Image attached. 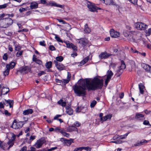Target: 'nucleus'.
Returning <instances> with one entry per match:
<instances>
[{
	"label": "nucleus",
	"mask_w": 151,
	"mask_h": 151,
	"mask_svg": "<svg viewBox=\"0 0 151 151\" xmlns=\"http://www.w3.org/2000/svg\"><path fill=\"white\" fill-rule=\"evenodd\" d=\"M3 59L5 60H7L8 59V55L7 53H5L3 56Z\"/></svg>",
	"instance_id": "49530a36"
},
{
	"label": "nucleus",
	"mask_w": 151,
	"mask_h": 151,
	"mask_svg": "<svg viewBox=\"0 0 151 151\" xmlns=\"http://www.w3.org/2000/svg\"><path fill=\"white\" fill-rule=\"evenodd\" d=\"M132 34L134 36H135V38L136 40H139L141 38V34L138 31H132Z\"/></svg>",
	"instance_id": "2eb2a0df"
},
{
	"label": "nucleus",
	"mask_w": 151,
	"mask_h": 151,
	"mask_svg": "<svg viewBox=\"0 0 151 151\" xmlns=\"http://www.w3.org/2000/svg\"><path fill=\"white\" fill-rule=\"evenodd\" d=\"M144 115L142 114H140L139 113H136L135 116V119H139L140 118L144 117Z\"/></svg>",
	"instance_id": "c85d7f7f"
},
{
	"label": "nucleus",
	"mask_w": 151,
	"mask_h": 151,
	"mask_svg": "<svg viewBox=\"0 0 151 151\" xmlns=\"http://www.w3.org/2000/svg\"><path fill=\"white\" fill-rule=\"evenodd\" d=\"M33 112L32 109H28L24 110L23 112V114L24 115H28L32 114Z\"/></svg>",
	"instance_id": "6ab92c4d"
},
{
	"label": "nucleus",
	"mask_w": 151,
	"mask_h": 151,
	"mask_svg": "<svg viewBox=\"0 0 151 151\" xmlns=\"http://www.w3.org/2000/svg\"><path fill=\"white\" fill-rule=\"evenodd\" d=\"M23 119L24 120V121H22V122H24V124L27 121H28V118L25 117H23Z\"/></svg>",
	"instance_id": "69168bd1"
},
{
	"label": "nucleus",
	"mask_w": 151,
	"mask_h": 151,
	"mask_svg": "<svg viewBox=\"0 0 151 151\" xmlns=\"http://www.w3.org/2000/svg\"><path fill=\"white\" fill-rule=\"evenodd\" d=\"M53 35L55 36V38L58 42L63 43V40L60 39V38L58 35L55 34H53Z\"/></svg>",
	"instance_id": "c9c22d12"
},
{
	"label": "nucleus",
	"mask_w": 151,
	"mask_h": 151,
	"mask_svg": "<svg viewBox=\"0 0 151 151\" xmlns=\"http://www.w3.org/2000/svg\"><path fill=\"white\" fill-rule=\"evenodd\" d=\"M31 70V68L28 66H25L24 67H21L19 69V70L17 71V73L20 72L22 73L26 74Z\"/></svg>",
	"instance_id": "6e6552de"
},
{
	"label": "nucleus",
	"mask_w": 151,
	"mask_h": 151,
	"mask_svg": "<svg viewBox=\"0 0 151 151\" xmlns=\"http://www.w3.org/2000/svg\"><path fill=\"white\" fill-rule=\"evenodd\" d=\"M63 140L65 141L67 146H69L73 142L74 139H66L64 138H62Z\"/></svg>",
	"instance_id": "aec40b11"
},
{
	"label": "nucleus",
	"mask_w": 151,
	"mask_h": 151,
	"mask_svg": "<svg viewBox=\"0 0 151 151\" xmlns=\"http://www.w3.org/2000/svg\"><path fill=\"white\" fill-rule=\"evenodd\" d=\"M32 60L33 61L35 62L36 63L39 65H41L42 64V61L36 58L35 55H34L33 56Z\"/></svg>",
	"instance_id": "5701e85b"
},
{
	"label": "nucleus",
	"mask_w": 151,
	"mask_h": 151,
	"mask_svg": "<svg viewBox=\"0 0 151 151\" xmlns=\"http://www.w3.org/2000/svg\"><path fill=\"white\" fill-rule=\"evenodd\" d=\"M96 103L97 102L95 100H93L90 104V106L91 107V108L93 107L96 105Z\"/></svg>",
	"instance_id": "a19ab883"
},
{
	"label": "nucleus",
	"mask_w": 151,
	"mask_h": 151,
	"mask_svg": "<svg viewBox=\"0 0 151 151\" xmlns=\"http://www.w3.org/2000/svg\"><path fill=\"white\" fill-rule=\"evenodd\" d=\"M122 142L121 140H118L116 141H111V142L115 143L116 144H120Z\"/></svg>",
	"instance_id": "6e6d98bb"
},
{
	"label": "nucleus",
	"mask_w": 151,
	"mask_h": 151,
	"mask_svg": "<svg viewBox=\"0 0 151 151\" xmlns=\"http://www.w3.org/2000/svg\"><path fill=\"white\" fill-rule=\"evenodd\" d=\"M9 91V88L3 87L1 89V93H0V96H1L2 95L6 94Z\"/></svg>",
	"instance_id": "a211bd4d"
},
{
	"label": "nucleus",
	"mask_w": 151,
	"mask_h": 151,
	"mask_svg": "<svg viewBox=\"0 0 151 151\" xmlns=\"http://www.w3.org/2000/svg\"><path fill=\"white\" fill-rule=\"evenodd\" d=\"M66 45V47L67 48H71L72 44V43H70L68 41H64V42Z\"/></svg>",
	"instance_id": "58836bf2"
},
{
	"label": "nucleus",
	"mask_w": 151,
	"mask_h": 151,
	"mask_svg": "<svg viewBox=\"0 0 151 151\" xmlns=\"http://www.w3.org/2000/svg\"><path fill=\"white\" fill-rule=\"evenodd\" d=\"M66 109V112L69 115H71L73 114V109L69 106H65Z\"/></svg>",
	"instance_id": "4be33fe9"
},
{
	"label": "nucleus",
	"mask_w": 151,
	"mask_h": 151,
	"mask_svg": "<svg viewBox=\"0 0 151 151\" xmlns=\"http://www.w3.org/2000/svg\"><path fill=\"white\" fill-rule=\"evenodd\" d=\"M56 59L58 61L61 62L63 60V58L62 56H59L56 57Z\"/></svg>",
	"instance_id": "79ce46f5"
},
{
	"label": "nucleus",
	"mask_w": 151,
	"mask_h": 151,
	"mask_svg": "<svg viewBox=\"0 0 151 151\" xmlns=\"http://www.w3.org/2000/svg\"><path fill=\"white\" fill-rule=\"evenodd\" d=\"M24 125V122L15 119L12 123L11 127L14 129H18L21 128Z\"/></svg>",
	"instance_id": "20e7f679"
},
{
	"label": "nucleus",
	"mask_w": 151,
	"mask_h": 151,
	"mask_svg": "<svg viewBox=\"0 0 151 151\" xmlns=\"http://www.w3.org/2000/svg\"><path fill=\"white\" fill-rule=\"evenodd\" d=\"M45 73L44 71H40L39 73H38V76H40L42 75L45 74Z\"/></svg>",
	"instance_id": "bf43d9fd"
},
{
	"label": "nucleus",
	"mask_w": 151,
	"mask_h": 151,
	"mask_svg": "<svg viewBox=\"0 0 151 151\" xmlns=\"http://www.w3.org/2000/svg\"><path fill=\"white\" fill-rule=\"evenodd\" d=\"M54 62L55 64V66L59 70H62L65 69V66L62 64L58 63L55 60Z\"/></svg>",
	"instance_id": "4468645a"
},
{
	"label": "nucleus",
	"mask_w": 151,
	"mask_h": 151,
	"mask_svg": "<svg viewBox=\"0 0 151 151\" xmlns=\"http://www.w3.org/2000/svg\"><path fill=\"white\" fill-rule=\"evenodd\" d=\"M111 36L114 38H117L119 36L120 34L119 32L115 31L113 29H111L110 31Z\"/></svg>",
	"instance_id": "f8f14e48"
},
{
	"label": "nucleus",
	"mask_w": 151,
	"mask_h": 151,
	"mask_svg": "<svg viewBox=\"0 0 151 151\" xmlns=\"http://www.w3.org/2000/svg\"><path fill=\"white\" fill-rule=\"evenodd\" d=\"M146 32L147 36H149L151 34V28L148 29L147 32L146 31Z\"/></svg>",
	"instance_id": "3c124183"
},
{
	"label": "nucleus",
	"mask_w": 151,
	"mask_h": 151,
	"mask_svg": "<svg viewBox=\"0 0 151 151\" xmlns=\"http://www.w3.org/2000/svg\"><path fill=\"white\" fill-rule=\"evenodd\" d=\"M38 4L35 2H32L30 4V7L32 9L37 8L38 7Z\"/></svg>",
	"instance_id": "393cba45"
},
{
	"label": "nucleus",
	"mask_w": 151,
	"mask_h": 151,
	"mask_svg": "<svg viewBox=\"0 0 151 151\" xmlns=\"http://www.w3.org/2000/svg\"><path fill=\"white\" fill-rule=\"evenodd\" d=\"M3 103L4 105L6 106H8L9 105V108H11L13 107L14 101L13 100H6L4 99L3 100Z\"/></svg>",
	"instance_id": "9b49d317"
},
{
	"label": "nucleus",
	"mask_w": 151,
	"mask_h": 151,
	"mask_svg": "<svg viewBox=\"0 0 151 151\" xmlns=\"http://www.w3.org/2000/svg\"><path fill=\"white\" fill-rule=\"evenodd\" d=\"M111 55V54L108 53L107 52H102L99 55V58L101 59H105L108 58L109 56Z\"/></svg>",
	"instance_id": "ddd939ff"
},
{
	"label": "nucleus",
	"mask_w": 151,
	"mask_h": 151,
	"mask_svg": "<svg viewBox=\"0 0 151 151\" xmlns=\"http://www.w3.org/2000/svg\"><path fill=\"white\" fill-rule=\"evenodd\" d=\"M5 16L4 14H0V28H6L12 25L13 21L10 18H6L2 19Z\"/></svg>",
	"instance_id": "7ed1b4c3"
},
{
	"label": "nucleus",
	"mask_w": 151,
	"mask_h": 151,
	"mask_svg": "<svg viewBox=\"0 0 151 151\" xmlns=\"http://www.w3.org/2000/svg\"><path fill=\"white\" fill-rule=\"evenodd\" d=\"M6 145V144H4L2 143L0 141V147L4 150H5V146Z\"/></svg>",
	"instance_id": "c03bdc74"
},
{
	"label": "nucleus",
	"mask_w": 151,
	"mask_h": 151,
	"mask_svg": "<svg viewBox=\"0 0 151 151\" xmlns=\"http://www.w3.org/2000/svg\"><path fill=\"white\" fill-rule=\"evenodd\" d=\"M60 132L64 136L68 137L70 136V134L65 132L62 129L60 131Z\"/></svg>",
	"instance_id": "2f4dec72"
},
{
	"label": "nucleus",
	"mask_w": 151,
	"mask_h": 151,
	"mask_svg": "<svg viewBox=\"0 0 151 151\" xmlns=\"http://www.w3.org/2000/svg\"><path fill=\"white\" fill-rule=\"evenodd\" d=\"M101 1H104V3H105L106 5H112L113 3V0H100Z\"/></svg>",
	"instance_id": "b1692460"
},
{
	"label": "nucleus",
	"mask_w": 151,
	"mask_h": 151,
	"mask_svg": "<svg viewBox=\"0 0 151 151\" xmlns=\"http://www.w3.org/2000/svg\"><path fill=\"white\" fill-rule=\"evenodd\" d=\"M66 131L68 132H71L73 131H77V128L75 126H70L68 127L66 129Z\"/></svg>",
	"instance_id": "dca6fc26"
},
{
	"label": "nucleus",
	"mask_w": 151,
	"mask_h": 151,
	"mask_svg": "<svg viewBox=\"0 0 151 151\" xmlns=\"http://www.w3.org/2000/svg\"><path fill=\"white\" fill-rule=\"evenodd\" d=\"M89 59V57H87L85 58L82 61L81 63V64L83 65L86 63L88 61Z\"/></svg>",
	"instance_id": "4c0bfd02"
},
{
	"label": "nucleus",
	"mask_w": 151,
	"mask_h": 151,
	"mask_svg": "<svg viewBox=\"0 0 151 151\" xmlns=\"http://www.w3.org/2000/svg\"><path fill=\"white\" fill-rule=\"evenodd\" d=\"M81 123L78 121L76 122L74 124V125L75 127H79L81 125Z\"/></svg>",
	"instance_id": "8fccbe9b"
},
{
	"label": "nucleus",
	"mask_w": 151,
	"mask_h": 151,
	"mask_svg": "<svg viewBox=\"0 0 151 151\" xmlns=\"http://www.w3.org/2000/svg\"><path fill=\"white\" fill-rule=\"evenodd\" d=\"M130 50L132 53H137V54H138L139 52L137 50L135 49L134 50L132 48H131Z\"/></svg>",
	"instance_id": "603ef678"
},
{
	"label": "nucleus",
	"mask_w": 151,
	"mask_h": 151,
	"mask_svg": "<svg viewBox=\"0 0 151 151\" xmlns=\"http://www.w3.org/2000/svg\"><path fill=\"white\" fill-rule=\"evenodd\" d=\"M45 41L43 40L42 41H40V44L41 45L45 46Z\"/></svg>",
	"instance_id": "680f3d73"
},
{
	"label": "nucleus",
	"mask_w": 151,
	"mask_h": 151,
	"mask_svg": "<svg viewBox=\"0 0 151 151\" xmlns=\"http://www.w3.org/2000/svg\"><path fill=\"white\" fill-rule=\"evenodd\" d=\"M6 65H8L9 66V69L13 68L15 65V63L14 62H12L10 64H7Z\"/></svg>",
	"instance_id": "ea45409f"
},
{
	"label": "nucleus",
	"mask_w": 151,
	"mask_h": 151,
	"mask_svg": "<svg viewBox=\"0 0 151 151\" xmlns=\"http://www.w3.org/2000/svg\"><path fill=\"white\" fill-rule=\"evenodd\" d=\"M131 3L134 4H137V0H128Z\"/></svg>",
	"instance_id": "5fc2aeb1"
},
{
	"label": "nucleus",
	"mask_w": 151,
	"mask_h": 151,
	"mask_svg": "<svg viewBox=\"0 0 151 151\" xmlns=\"http://www.w3.org/2000/svg\"><path fill=\"white\" fill-rule=\"evenodd\" d=\"M138 86L140 93L143 94L145 89V86L142 83H140Z\"/></svg>",
	"instance_id": "412c9836"
},
{
	"label": "nucleus",
	"mask_w": 151,
	"mask_h": 151,
	"mask_svg": "<svg viewBox=\"0 0 151 151\" xmlns=\"http://www.w3.org/2000/svg\"><path fill=\"white\" fill-rule=\"evenodd\" d=\"M87 82V88L88 90H94L97 89H101L103 86V79H99V78L95 77L93 79H86Z\"/></svg>",
	"instance_id": "f03ea898"
},
{
	"label": "nucleus",
	"mask_w": 151,
	"mask_h": 151,
	"mask_svg": "<svg viewBox=\"0 0 151 151\" xmlns=\"http://www.w3.org/2000/svg\"><path fill=\"white\" fill-rule=\"evenodd\" d=\"M126 68V65L124 61H121V65L119 67L116 71L115 75L117 77L121 75L123 72V70Z\"/></svg>",
	"instance_id": "39448f33"
},
{
	"label": "nucleus",
	"mask_w": 151,
	"mask_h": 151,
	"mask_svg": "<svg viewBox=\"0 0 151 151\" xmlns=\"http://www.w3.org/2000/svg\"><path fill=\"white\" fill-rule=\"evenodd\" d=\"M45 142V138L43 137L41 138L37 141L34 145V146L37 148H40L42 146V145Z\"/></svg>",
	"instance_id": "0eeeda50"
},
{
	"label": "nucleus",
	"mask_w": 151,
	"mask_h": 151,
	"mask_svg": "<svg viewBox=\"0 0 151 151\" xmlns=\"http://www.w3.org/2000/svg\"><path fill=\"white\" fill-rule=\"evenodd\" d=\"M142 145V142L141 141H138L137 143L134 144V145L135 147H137L141 146Z\"/></svg>",
	"instance_id": "37998d69"
},
{
	"label": "nucleus",
	"mask_w": 151,
	"mask_h": 151,
	"mask_svg": "<svg viewBox=\"0 0 151 151\" xmlns=\"http://www.w3.org/2000/svg\"><path fill=\"white\" fill-rule=\"evenodd\" d=\"M142 65L143 68L147 72H148L149 69H150V66L147 64L143 63Z\"/></svg>",
	"instance_id": "bb28decb"
},
{
	"label": "nucleus",
	"mask_w": 151,
	"mask_h": 151,
	"mask_svg": "<svg viewBox=\"0 0 151 151\" xmlns=\"http://www.w3.org/2000/svg\"><path fill=\"white\" fill-rule=\"evenodd\" d=\"M113 75V73L111 70H109L107 72L106 78L105 81V85L106 86L108 83V82L111 79L112 76Z\"/></svg>",
	"instance_id": "1a4fd4ad"
},
{
	"label": "nucleus",
	"mask_w": 151,
	"mask_h": 151,
	"mask_svg": "<svg viewBox=\"0 0 151 151\" xmlns=\"http://www.w3.org/2000/svg\"><path fill=\"white\" fill-rule=\"evenodd\" d=\"M52 62L51 61H49L47 62L45 65L46 68L47 69H50L51 68L52 66Z\"/></svg>",
	"instance_id": "7c9ffc66"
},
{
	"label": "nucleus",
	"mask_w": 151,
	"mask_h": 151,
	"mask_svg": "<svg viewBox=\"0 0 151 151\" xmlns=\"http://www.w3.org/2000/svg\"><path fill=\"white\" fill-rule=\"evenodd\" d=\"M79 43L81 44L83 47H84L88 43V40L86 38H82L80 39Z\"/></svg>",
	"instance_id": "f3484780"
},
{
	"label": "nucleus",
	"mask_w": 151,
	"mask_h": 151,
	"mask_svg": "<svg viewBox=\"0 0 151 151\" xmlns=\"http://www.w3.org/2000/svg\"><path fill=\"white\" fill-rule=\"evenodd\" d=\"M112 116V115L111 114H109L107 115L106 116H104L103 117V119L102 122H103L104 121H106L108 119L110 120L111 119Z\"/></svg>",
	"instance_id": "a878e982"
},
{
	"label": "nucleus",
	"mask_w": 151,
	"mask_h": 151,
	"mask_svg": "<svg viewBox=\"0 0 151 151\" xmlns=\"http://www.w3.org/2000/svg\"><path fill=\"white\" fill-rule=\"evenodd\" d=\"M4 104L3 103V101L0 102V108L2 109L4 107Z\"/></svg>",
	"instance_id": "0e129e2a"
},
{
	"label": "nucleus",
	"mask_w": 151,
	"mask_h": 151,
	"mask_svg": "<svg viewBox=\"0 0 151 151\" xmlns=\"http://www.w3.org/2000/svg\"><path fill=\"white\" fill-rule=\"evenodd\" d=\"M52 6L59 7L60 8H63L64 7V6L63 5H61L59 4H57V3L54 2L52 4Z\"/></svg>",
	"instance_id": "e433bc0d"
},
{
	"label": "nucleus",
	"mask_w": 151,
	"mask_h": 151,
	"mask_svg": "<svg viewBox=\"0 0 151 151\" xmlns=\"http://www.w3.org/2000/svg\"><path fill=\"white\" fill-rule=\"evenodd\" d=\"M71 48L74 51H76L77 50V47L73 44H72Z\"/></svg>",
	"instance_id": "864d4df0"
},
{
	"label": "nucleus",
	"mask_w": 151,
	"mask_h": 151,
	"mask_svg": "<svg viewBox=\"0 0 151 151\" xmlns=\"http://www.w3.org/2000/svg\"><path fill=\"white\" fill-rule=\"evenodd\" d=\"M77 150L78 151H81L83 150V147H79L76 148Z\"/></svg>",
	"instance_id": "774afa93"
},
{
	"label": "nucleus",
	"mask_w": 151,
	"mask_h": 151,
	"mask_svg": "<svg viewBox=\"0 0 151 151\" xmlns=\"http://www.w3.org/2000/svg\"><path fill=\"white\" fill-rule=\"evenodd\" d=\"M8 145H9L8 149L10 147H12L14 145V142L13 141H9L8 143Z\"/></svg>",
	"instance_id": "a18cd8bd"
},
{
	"label": "nucleus",
	"mask_w": 151,
	"mask_h": 151,
	"mask_svg": "<svg viewBox=\"0 0 151 151\" xmlns=\"http://www.w3.org/2000/svg\"><path fill=\"white\" fill-rule=\"evenodd\" d=\"M65 30L66 31H68L71 29V28L70 25L68 23H65Z\"/></svg>",
	"instance_id": "f704fd0d"
},
{
	"label": "nucleus",
	"mask_w": 151,
	"mask_h": 151,
	"mask_svg": "<svg viewBox=\"0 0 151 151\" xmlns=\"http://www.w3.org/2000/svg\"><path fill=\"white\" fill-rule=\"evenodd\" d=\"M57 148V147H52L51 148L48 149L47 150H44V151H52V150H55Z\"/></svg>",
	"instance_id": "de8ad7c7"
},
{
	"label": "nucleus",
	"mask_w": 151,
	"mask_h": 151,
	"mask_svg": "<svg viewBox=\"0 0 151 151\" xmlns=\"http://www.w3.org/2000/svg\"><path fill=\"white\" fill-rule=\"evenodd\" d=\"M7 6V4H4L2 5H0V9H4Z\"/></svg>",
	"instance_id": "13d9d810"
},
{
	"label": "nucleus",
	"mask_w": 151,
	"mask_h": 151,
	"mask_svg": "<svg viewBox=\"0 0 151 151\" xmlns=\"http://www.w3.org/2000/svg\"><path fill=\"white\" fill-rule=\"evenodd\" d=\"M143 124L145 125H148L149 124V122L148 120H145L144 121Z\"/></svg>",
	"instance_id": "338daca9"
},
{
	"label": "nucleus",
	"mask_w": 151,
	"mask_h": 151,
	"mask_svg": "<svg viewBox=\"0 0 151 151\" xmlns=\"http://www.w3.org/2000/svg\"><path fill=\"white\" fill-rule=\"evenodd\" d=\"M135 25L137 29L141 30H144L148 27L147 25L142 22L136 23Z\"/></svg>",
	"instance_id": "423d86ee"
},
{
	"label": "nucleus",
	"mask_w": 151,
	"mask_h": 151,
	"mask_svg": "<svg viewBox=\"0 0 151 151\" xmlns=\"http://www.w3.org/2000/svg\"><path fill=\"white\" fill-rule=\"evenodd\" d=\"M49 49L50 50L52 51L55 50V47L53 45H50L49 47Z\"/></svg>",
	"instance_id": "4d7b16f0"
},
{
	"label": "nucleus",
	"mask_w": 151,
	"mask_h": 151,
	"mask_svg": "<svg viewBox=\"0 0 151 151\" xmlns=\"http://www.w3.org/2000/svg\"><path fill=\"white\" fill-rule=\"evenodd\" d=\"M11 135H12V137L11 138V139L12 141H14L15 139V136L14 135V134H13V133L12 134H11Z\"/></svg>",
	"instance_id": "052dcab7"
},
{
	"label": "nucleus",
	"mask_w": 151,
	"mask_h": 151,
	"mask_svg": "<svg viewBox=\"0 0 151 151\" xmlns=\"http://www.w3.org/2000/svg\"><path fill=\"white\" fill-rule=\"evenodd\" d=\"M9 66L8 65H6V69L3 72V74L4 76L8 75L9 74L10 70L9 69Z\"/></svg>",
	"instance_id": "cd10ccee"
},
{
	"label": "nucleus",
	"mask_w": 151,
	"mask_h": 151,
	"mask_svg": "<svg viewBox=\"0 0 151 151\" xmlns=\"http://www.w3.org/2000/svg\"><path fill=\"white\" fill-rule=\"evenodd\" d=\"M87 6L88 7L89 10L91 12H94L96 11L99 9V8L93 5L90 2L88 1L87 3Z\"/></svg>",
	"instance_id": "9d476101"
},
{
	"label": "nucleus",
	"mask_w": 151,
	"mask_h": 151,
	"mask_svg": "<svg viewBox=\"0 0 151 151\" xmlns=\"http://www.w3.org/2000/svg\"><path fill=\"white\" fill-rule=\"evenodd\" d=\"M129 133H127L126 134L123 135H117V136L119 137V139H123L126 138L127 135H128Z\"/></svg>",
	"instance_id": "72a5a7b5"
},
{
	"label": "nucleus",
	"mask_w": 151,
	"mask_h": 151,
	"mask_svg": "<svg viewBox=\"0 0 151 151\" xmlns=\"http://www.w3.org/2000/svg\"><path fill=\"white\" fill-rule=\"evenodd\" d=\"M79 85H75L73 86L74 93L76 96H84L86 95V90L87 86V82L86 79H80Z\"/></svg>",
	"instance_id": "f257e3e1"
},
{
	"label": "nucleus",
	"mask_w": 151,
	"mask_h": 151,
	"mask_svg": "<svg viewBox=\"0 0 151 151\" xmlns=\"http://www.w3.org/2000/svg\"><path fill=\"white\" fill-rule=\"evenodd\" d=\"M58 104L62 106H65L66 105V102L65 101H63L62 99H60L58 102Z\"/></svg>",
	"instance_id": "473e14b6"
},
{
	"label": "nucleus",
	"mask_w": 151,
	"mask_h": 151,
	"mask_svg": "<svg viewBox=\"0 0 151 151\" xmlns=\"http://www.w3.org/2000/svg\"><path fill=\"white\" fill-rule=\"evenodd\" d=\"M84 31L86 33H88L91 32V29L88 27L87 24L85 25Z\"/></svg>",
	"instance_id": "c756f323"
},
{
	"label": "nucleus",
	"mask_w": 151,
	"mask_h": 151,
	"mask_svg": "<svg viewBox=\"0 0 151 151\" xmlns=\"http://www.w3.org/2000/svg\"><path fill=\"white\" fill-rule=\"evenodd\" d=\"M36 137V136H31L30 137L29 140L31 141H32L35 139Z\"/></svg>",
	"instance_id": "e2e57ef3"
},
{
	"label": "nucleus",
	"mask_w": 151,
	"mask_h": 151,
	"mask_svg": "<svg viewBox=\"0 0 151 151\" xmlns=\"http://www.w3.org/2000/svg\"><path fill=\"white\" fill-rule=\"evenodd\" d=\"M83 149H84L87 151H91V148L89 147H83Z\"/></svg>",
	"instance_id": "09e8293b"
}]
</instances>
